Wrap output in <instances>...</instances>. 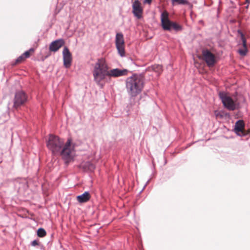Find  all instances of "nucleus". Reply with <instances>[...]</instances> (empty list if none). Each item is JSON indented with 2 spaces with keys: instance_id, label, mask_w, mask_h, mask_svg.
Masks as SVG:
<instances>
[{
  "instance_id": "obj_13",
  "label": "nucleus",
  "mask_w": 250,
  "mask_h": 250,
  "mask_svg": "<svg viewBox=\"0 0 250 250\" xmlns=\"http://www.w3.org/2000/svg\"><path fill=\"white\" fill-rule=\"evenodd\" d=\"M133 13L134 15L138 19H140L142 18V14L143 10L140 6V3L138 0H135L132 5Z\"/></svg>"
},
{
  "instance_id": "obj_6",
  "label": "nucleus",
  "mask_w": 250,
  "mask_h": 250,
  "mask_svg": "<svg viewBox=\"0 0 250 250\" xmlns=\"http://www.w3.org/2000/svg\"><path fill=\"white\" fill-rule=\"evenodd\" d=\"M218 96L226 108L230 111H234L236 109V104L235 102L230 97L228 96L226 92L219 91Z\"/></svg>"
},
{
  "instance_id": "obj_24",
  "label": "nucleus",
  "mask_w": 250,
  "mask_h": 250,
  "mask_svg": "<svg viewBox=\"0 0 250 250\" xmlns=\"http://www.w3.org/2000/svg\"><path fill=\"white\" fill-rule=\"evenodd\" d=\"M250 0H246V2L248 3H250Z\"/></svg>"
},
{
  "instance_id": "obj_7",
  "label": "nucleus",
  "mask_w": 250,
  "mask_h": 250,
  "mask_svg": "<svg viewBox=\"0 0 250 250\" xmlns=\"http://www.w3.org/2000/svg\"><path fill=\"white\" fill-rule=\"evenodd\" d=\"M115 44L118 52L121 57L125 56V41L122 33H117L115 38Z\"/></svg>"
},
{
  "instance_id": "obj_4",
  "label": "nucleus",
  "mask_w": 250,
  "mask_h": 250,
  "mask_svg": "<svg viewBox=\"0 0 250 250\" xmlns=\"http://www.w3.org/2000/svg\"><path fill=\"white\" fill-rule=\"evenodd\" d=\"M161 21L162 27L164 30L170 31L173 29L176 32H178L183 29L181 25L169 20L168 14L166 11L162 13L161 15Z\"/></svg>"
},
{
  "instance_id": "obj_21",
  "label": "nucleus",
  "mask_w": 250,
  "mask_h": 250,
  "mask_svg": "<svg viewBox=\"0 0 250 250\" xmlns=\"http://www.w3.org/2000/svg\"><path fill=\"white\" fill-rule=\"evenodd\" d=\"M31 245L33 247H35L36 246H39L41 247V248H42L43 247V246L42 245H41L38 241V240H34V241H33L31 243Z\"/></svg>"
},
{
  "instance_id": "obj_5",
  "label": "nucleus",
  "mask_w": 250,
  "mask_h": 250,
  "mask_svg": "<svg viewBox=\"0 0 250 250\" xmlns=\"http://www.w3.org/2000/svg\"><path fill=\"white\" fill-rule=\"evenodd\" d=\"M28 97L27 94L22 90L17 91L15 92L13 100V108L18 110L27 102Z\"/></svg>"
},
{
  "instance_id": "obj_22",
  "label": "nucleus",
  "mask_w": 250,
  "mask_h": 250,
  "mask_svg": "<svg viewBox=\"0 0 250 250\" xmlns=\"http://www.w3.org/2000/svg\"><path fill=\"white\" fill-rule=\"evenodd\" d=\"M88 165L89 166V168L90 170H93L95 168V167L93 164L88 163Z\"/></svg>"
},
{
  "instance_id": "obj_12",
  "label": "nucleus",
  "mask_w": 250,
  "mask_h": 250,
  "mask_svg": "<svg viewBox=\"0 0 250 250\" xmlns=\"http://www.w3.org/2000/svg\"><path fill=\"white\" fill-rule=\"evenodd\" d=\"M64 44L63 39H60L53 41L49 45V50L55 52Z\"/></svg>"
},
{
  "instance_id": "obj_11",
  "label": "nucleus",
  "mask_w": 250,
  "mask_h": 250,
  "mask_svg": "<svg viewBox=\"0 0 250 250\" xmlns=\"http://www.w3.org/2000/svg\"><path fill=\"white\" fill-rule=\"evenodd\" d=\"M128 70L126 69H120L119 68L112 69L109 71L108 76L119 77L127 75Z\"/></svg>"
},
{
  "instance_id": "obj_1",
  "label": "nucleus",
  "mask_w": 250,
  "mask_h": 250,
  "mask_svg": "<svg viewBox=\"0 0 250 250\" xmlns=\"http://www.w3.org/2000/svg\"><path fill=\"white\" fill-rule=\"evenodd\" d=\"M46 146L54 155L59 154L67 165L72 160V152L74 149V146L72 144L70 138H68L64 144L63 140L58 136L50 134Z\"/></svg>"
},
{
  "instance_id": "obj_16",
  "label": "nucleus",
  "mask_w": 250,
  "mask_h": 250,
  "mask_svg": "<svg viewBox=\"0 0 250 250\" xmlns=\"http://www.w3.org/2000/svg\"><path fill=\"white\" fill-rule=\"evenodd\" d=\"M151 69L153 71L156 72L158 75H160L162 72V66L159 64H154L152 65Z\"/></svg>"
},
{
  "instance_id": "obj_10",
  "label": "nucleus",
  "mask_w": 250,
  "mask_h": 250,
  "mask_svg": "<svg viewBox=\"0 0 250 250\" xmlns=\"http://www.w3.org/2000/svg\"><path fill=\"white\" fill-rule=\"evenodd\" d=\"M245 124L242 120H238L235 124L234 131L239 136H244L246 135L244 132Z\"/></svg>"
},
{
  "instance_id": "obj_23",
  "label": "nucleus",
  "mask_w": 250,
  "mask_h": 250,
  "mask_svg": "<svg viewBox=\"0 0 250 250\" xmlns=\"http://www.w3.org/2000/svg\"><path fill=\"white\" fill-rule=\"evenodd\" d=\"M152 2V0H145V2L150 4Z\"/></svg>"
},
{
  "instance_id": "obj_18",
  "label": "nucleus",
  "mask_w": 250,
  "mask_h": 250,
  "mask_svg": "<svg viewBox=\"0 0 250 250\" xmlns=\"http://www.w3.org/2000/svg\"><path fill=\"white\" fill-rule=\"evenodd\" d=\"M171 1L173 4H174V3L182 5H186L188 3V1L187 0H171Z\"/></svg>"
},
{
  "instance_id": "obj_8",
  "label": "nucleus",
  "mask_w": 250,
  "mask_h": 250,
  "mask_svg": "<svg viewBox=\"0 0 250 250\" xmlns=\"http://www.w3.org/2000/svg\"><path fill=\"white\" fill-rule=\"evenodd\" d=\"M202 59L206 62L209 67L213 66L216 63L214 55L208 49L202 50Z\"/></svg>"
},
{
  "instance_id": "obj_17",
  "label": "nucleus",
  "mask_w": 250,
  "mask_h": 250,
  "mask_svg": "<svg viewBox=\"0 0 250 250\" xmlns=\"http://www.w3.org/2000/svg\"><path fill=\"white\" fill-rule=\"evenodd\" d=\"M46 234V231L43 228H39L37 230V235L40 237H43L45 236Z\"/></svg>"
},
{
  "instance_id": "obj_20",
  "label": "nucleus",
  "mask_w": 250,
  "mask_h": 250,
  "mask_svg": "<svg viewBox=\"0 0 250 250\" xmlns=\"http://www.w3.org/2000/svg\"><path fill=\"white\" fill-rule=\"evenodd\" d=\"M30 51H34V49L30 48L29 50L25 51L22 55H23V57L25 59L28 58L30 57Z\"/></svg>"
},
{
  "instance_id": "obj_14",
  "label": "nucleus",
  "mask_w": 250,
  "mask_h": 250,
  "mask_svg": "<svg viewBox=\"0 0 250 250\" xmlns=\"http://www.w3.org/2000/svg\"><path fill=\"white\" fill-rule=\"evenodd\" d=\"M90 198V195L88 191H85L83 193L77 196V200L80 203L87 202Z\"/></svg>"
},
{
  "instance_id": "obj_15",
  "label": "nucleus",
  "mask_w": 250,
  "mask_h": 250,
  "mask_svg": "<svg viewBox=\"0 0 250 250\" xmlns=\"http://www.w3.org/2000/svg\"><path fill=\"white\" fill-rule=\"evenodd\" d=\"M241 38L242 41L243 49H240L238 50L239 53L242 56H245L247 52V41L242 32H240Z\"/></svg>"
},
{
  "instance_id": "obj_3",
  "label": "nucleus",
  "mask_w": 250,
  "mask_h": 250,
  "mask_svg": "<svg viewBox=\"0 0 250 250\" xmlns=\"http://www.w3.org/2000/svg\"><path fill=\"white\" fill-rule=\"evenodd\" d=\"M108 67L104 59H98L95 63L93 71V75L95 81L98 84L100 85L102 81L108 76Z\"/></svg>"
},
{
  "instance_id": "obj_2",
  "label": "nucleus",
  "mask_w": 250,
  "mask_h": 250,
  "mask_svg": "<svg viewBox=\"0 0 250 250\" xmlns=\"http://www.w3.org/2000/svg\"><path fill=\"white\" fill-rule=\"evenodd\" d=\"M144 84V78L141 75L134 74L127 78L126 88L130 96V104H133L135 97L142 91Z\"/></svg>"
},
{
  "instance_id": "obj_9",
  "label": "nucleus",
  "mask_w": 250,
  "mask_h": 250,
  "mask_svg": "<svg viewBox=\"0 0 250 250\" xmlns=\"http://www.w3.org/2000/svg\"><path fill=\"white\" fill-rule=\"evenodd\" d=\"M62 56L64 66L66 68H69L71 65L72 58L71 52L66 46L63 48Z\"/></svg>"
},
{
  "instance_id": "obj_19",
  "label": "nucleus",
  "mask_w": 250,
  "mask_h": 250,
  "mask_svg": "<svg viewBox=\"0 0 250 250\" xmlns=\"http://www.w3.org/2000/svg\"><path fill=\"white\" fill-rule=\"evenodd\" d=\"M25 59L23 57V55H21L19 56L16 60L14 63L12 64V65H16V64L20 63L23 61Z\"/></svg>"
}]
</instances>
